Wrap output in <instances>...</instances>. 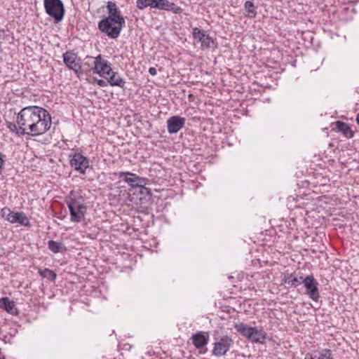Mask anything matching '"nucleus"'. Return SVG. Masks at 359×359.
I'll list each match as a JSON object with an SVG mask.
<instances>
[{"label": "nucleus", "mask_w": 359, "mask_h": 359, "mask_svg": "<svg viewBox=\"0 0 359 359\" xmlns=\"http://www.w3.org/2000/svg\"><path fill=\"white\" fill-rule=\"evenodd\" d=\"M51 125L52 119L49 112L38 106L22 108L17 115L16 123H7L10 131L20 137L25 135H43L50 128Z\"/></svg>", "instance_id": "obj_1"}, {"label": "nucleus", "mask_w": 359, "mask_h": 359, "mask_svg": "<svg viewBox=\"0 0 359 359\" xmlns=\"http://www.w3.org/2000/svg\"><path fill=\"white\" fill-rule=\"evenodd\" d=\"M43 6L46 13L53 18L55 22L63 19L65 10L61 0H43Z\"/></svg>", "instance_id": "obj_2"}, {"label": "nucleus", "mask_w": 359, "mask_h": 359, "mask_svg": "<svg viewBox=\"0 0 359 359\" xmlns=\"http://www.w3.org/2000/svg\"><path fill=\"white\" fill-rule=\"evenodd\" d=\"M70 166L76 171L84 175L86 169L89 167V159L78 150H72L69 155Z\"/></svg>", "instance_id": "obj_3"}, {"label": "nucleus", "mask_w": 359, "mask_h": 359, "mask_svg": "<svg viewBox=\"0 0 359 359\" xmlns=\"http://www.w3.org/2000/svg\"><path fill=\"white\" fill-rule=\"evenodd\" d=\"M125 25L110 21L109 19L104 18L99 22L98 27L104 33L111 39L117 38Z\"/></svg>", "instance_id": "obj_4"}, {"label": "nucleus", "mask_w": 359, "mask_h": 359, "mask_svg": "<svg viewBox=\"0 0 359 359\" xmlns=\"http://www.w3.org/2000/svg\"><path fill=\"white\" fill-rule=\"evenodd\" d=\"M90 58L93 60V67H92L93 73L104 78L111 74V64L101 55L90 57Z\"/></svg>", "instance_id": "obj_5"}, {"label": "nucleus", "mask_w": 359, "mask_h": 359, "mask_svg": "<svg viewBox=\"0 0 359 359\" xmlns=\"http://www.w3.org/2000/svg\"><path fill=\"white\" fill-rule=\"evenodd\" d=\"M65 203L69 210L70 215L74 217H76L74 212L75 208L86 209L83 196L74 190L71 191L69 195L65 198Z\"/></svg>", "instance_id": "obj_6"}, {"label": "nucleus", "mask_w": 359, "mask_h": 359, "mask_svg": "<svg viewBox=\"0 0 359 359\" xmlns=\"http://www.w3.org/2000/svg\"><path fill=\"white\" fill-rule=\"evenodd\" d=\"M233 345V340L229 336L225 335L219 338L213 344L212 354L215 356H222L230 350Z\"/></svg>", "instance_id": "obj_7"}, {"label": "nucleus", "mask_w": 359, "mask_h": 359, "mask_svg": "<svg viewBox=\"0 0 359 359\" xmlns=\"http://www.w3.org/2000/svg\"><path fill=\"white\" fill-rule=\"evenodd\" d=\"M306 293L314 302H318L320 297L318 290V283L313 276H307L303 281Z\"/></svg>", "instance_id": "obj_8"}, {"label": "nucleus", "mask_w": 359, "mask_h": 359, "mask_svg": "<svg viewBox=\"0 0 359 359\" xmlns=\"http://www.w3.org/2000/svg\"><path fill=\"white\" fill-rule=\"evenodd\" d=\"M63 61L66 66L78 76L81 74V60L76 53L67 51L63 54Z\"/></svg>", "instance_id": "obj_9"}, {"label": "nucleus", "mask_w": 359, "mask_h": 359, "mask_svg": "<svg viewBox=\"0 0 359 359\" xmlns=\"http://www.w3.org/2000/svg\"><path fill=\"white\" fill-rule=\"evenodd\" d=\"M118 175L119 178H122L123 181L128 183L131 187H143V184L144 183L143 178L130 172H119Z\"/></svg>", "instance_id": "obj_10"}, {"label": "nucleus", "mask_w": 359, "mask_h": 359, "mask_svg": "<svg viewBox=\"0 0 359 359\" xmlns=\"http://www.w3.org/2000/svg\"><path fill=\"white\" fill-rule=\"evenodd\" d=\"M193 36L194 39L201 42V47L206 48H211L214 46L213 39L203 31L195 27L193 29Z\"/></svg>", "instance_id": "obj_11"}, {"label": "nucleus", "mask_w": 359, "mask_h": 359, "mask_svg": "<svg viewBox=\"0 0 359 359\" xmlns=\"http://www.w3.org/2000/svg\"><path fill=\"white\" fill-rule=\"evenodd\" d=\"M186 119L179 116L170 117L167 121L168 131L170 134L179 132L184 126Z\"/></svg>", "instance_id": "obj_12"}, {"label": "nucleus", "mask_w": 359, "mask_h": 359, "mask_svg": "<svg viewBox=\"0 0 359 359\" xmlns=\"http://www.w3.org/2000/svg\"><path fill=\"white\" fill-rule=\"evenodd\" d=\"M107 8L108 9L109 15L106 18L109 19L110 21H114L116 23L118 22L119 24L125 25V19L121 15L119 8L114 2L109 1Z\"/></svg>", "instance_id": "obj_13"}, {"label": "nucleus", "mask_w": 359, "mask_h": 359, "mask_svg": "<svg viewBox=\"0 0 359 359\" xmlns=\"http://www.w3.org/2000/svg\"><path fill=\"white\" fill-rule=\"evenodd\" d=\"M266 339V333L262 329L248 327V340L252 342L263 344Z\"/></svg>", "instance_id": "obj_14"}, {"label": "nucleus", "mask_w": 359, "mask_h": 359, "mask_svg": "<svg viewBox=\"0 0 359 359\" xmlns=\"http://www.w3.org/2000/svg\"><path fill=\"white\" fill-rule=\"evenodd\" d=\"M164 0H137V7L142 10L147 7L161 10L163 8Z\"/></svg>", "instance_id": "obj_15"}, {"label": "nucleus", "mask_w": 359, "mask_h": 359, "mask_svg": "<svg viewBox=\"0 0 359 359\" xmlns=\"http://www.w3.org/2000/svg\"><path fill=\"white\" fill-rule=\"evenodd\" d=\"M305 359H334V357L331 350L324 348L307 353Z\"/></svg>", "instance_id": "obj_16"}, {"label": "nucleus", "mask_w": 359, "mask_h": 359, "mask_svg": "<svg viewBox=\"0 0 359 359\" xmlns=\"http://www.w3.org/2000/svg\"><path fill=\"white\" fill-rule=\"evenodd\" d=\"M0 308L4 309L13 316L18 315V313L15 302L10 300L8 297H2L0 299Z\"/></svg>", "instance_id": "obj_17"}, {"label": "nucleus", "mask_w": 359, "mask_h": 359, "mask_svg": "<svg viewBox=\"0 0 359 359\" xmlns=\"http://www.w3.org/2000/svg\"><path fill=\"white\" fill-rule=\"evenodd\" d=\"M104 79H107L108 83L111 86H118L123 88L126 83L125 80L119 76L118 73L114 72L113 70H111V74L107 76H105Z\"/></svg>", "instance_id": "obj_18"}, {"label": "nucleus", "mask_w": 359, "mask_h": 359, "mask_svg": "<svg viewBox=\"0 0 359 359\" xmlns=\"http://www.w3.org/2000/svg\"><path fill=\"white\" fill-rule=\"evenodd\" d=\"M335 126L338 131L341 133L346 138L351 139L353 137L354 132L348 123L337 121L335 122Z\"/></svg>", "instance_id": "obj_19"}, {"label": "nucleus", "mask_w": 359, "mask_h": 359, "mask_svg": "<svg viewBox=\"0 0 359 359\" xmlns=\"http://www.w3.org/2000/svg\"><path fill=\"white\" fill-rule=\"evenodd\" d=\"M192 343L197 348L205 346L208 341V334L202 332L194 334L191 337Z\"/></svg>", "instance_id": "obj_20"}, {"label": "nucleus", "mask_w": 359, "mask_h": 359, "mask_svg": "<svg viewBox=\"0 0 359 359\" xmlns=\"http://www.w3.org/2000/svg\"><path fill=\"white\" fill-rule=\"evenodd\" d=\"M304 279V278L302 276L297 277L293 273H287L284 276L283 281L292 287H296L303 283Z\"/></svg>", "instance_id": "obj_21"}, {"label": "nucleus", "mask_w": 359, "mask_h": 359, "mask_svg": "<svg viewBox=\"0 0 359 359\" xmlns=\"http://www.w3.org/2000/svg\"><path fill=\"white\" fill-rule=\"evenodd\" d=\"M12 224H19L23 226H29L30 222L29 218L23 212H16L14 213L11 219Z\"/></svg>", "instance_id": "obj_22"}, {"label": "nucleus", "mask_w": 359, "mask_h": 359, "mask_svg": "<svg viewBox=\"0 0 359 359\" xmlns=\"http://www.w3.org/2000/svg\"><path fill=\"white\" fill-rule=\"evenodd\" d=\"M74 212L76 215V217H74L72 215H70V220L73 222H80L81 220L85 217L86 209H77L75 208L74 210Z\"/></svg>", "instance_id": "obj_23"}, {"label": "nucleus", "mask_w": 359, "mask_h": 359, "mask_svg": "<svg viewBox=\"0 0 359 359\" xmlns=\"http://www.w3.org/2000/svg\"><path fill=\"white\" fill-rule=\"evenodd\" d=\"M163 6V8H161V10L171 11L174 13H179L182 11V8L180 7L176 6L175 4L172 2L168 1V0H164Z\"/></svg>", "instance_id": "obj_24"}, {"label": "nucleus", "mask_w": 359, "mask_h": 359, "mask_svg": "<svg viewBox=\"0 0 359 359\" xmlns=\"http://www.w3.org/2000/svg\"><path fill=\"white\" fill-rule=\"evenodd\" d=\"M39 273L40 274L41 276H42L43 278H48L50 280H55V278H56V274L55 273L49 269H45L43 270H39Z\"/></svg>", "instance_id": "obj_25"}, {"label": "nucleus", "mask_w": 359, "mask_h": 359, "mask_svg": "<svg viewBox=\"0 0 359 359\" xmlns=\"http://www.w3.org/2000/svg\"><path fill=\"white\" fill-rule=\"evenodd\" d=\"M15 212L12 211L10 208L5 207L1 210V216L6 221L11 223L12 217L14 216Z\"/></svg>", "instance_id": "obj_26"}, {"label": "nucleus", "mask_w": 359, "mask_h": 359, "mask_svg": "<svg viewBox=\"0 0 359 359\" xmlns=\"http://www.w3.org/2000/svg\"><path fill=\"white\" fill-rule=\"evenodd\" d=\"M48 248L54 253H58L61 251L62 244L54 241H49L48 243Z\"/></svg>", "instance_id": "obj_27"}, {"label": "nucleus", "mask_w": 359, "mask_h": 359, "mask_svg": "<svg viewBox=\"0 0 359 359\" xmlns=\"http://www.w3.org/2000/svg\"><path fill=\"white\" fill-rule=\"evenodd\" d=\"M257 15V11L253 4L248 1V18H255Z\"/></svg>", "instance_id": "obj_28"}, {"label": "nucleus", "mask_w": 359, "mask_h": 359, "mask_svg": "<svg viewBox=\"0 0 359 359\" xmlns=\"http://www.w3.org/2000/svg\"><path fill=\"white\" fill-rule=\"evenodd\" d=\"M235 327L237 331L240 332L243 335H245V336L247 335V328L244 324H243V323L236 324L235 325Z\"/></svg>", "instance_id": "obj_29"}, {"label": "nucleus", "mask_w": 359, "mask_h": 359, "mask_svg": "<svg viewBox=\"0 0 359 359\" xmlns=\"http://www.w3.org/2000/svg\"><path fill=\"white\" fill-rule=\"evenodd\" d=\"M5 163V156L0 152V173L1 172Z\"/></svg>", "instance_id": "obj_30"}, {"label": "nucleus", "mask_w": 359, "mask_h": 359, "mask_svg": "<svg viewBox=\"0 0 359 359\" xmlns=\"http://www.w3.org/2000/svg\"><path fill=\"white\" fill-rule=\"evenodd\" d=\"M97 83L98 86H100V87H104L107 86V83L104 80H102V79H98L97 80Z\"/></svg>", "instance_id": "obj_31"}, {"label": "nucleus", "mask_w": 359, "mask_h": 359, "mask_svg": "<svg viewBox=\"0 0 359 359\" xmlns=\"http://www.w3.org/2000/svg\"><path fill=\"white\" fill-rule=\"evenodd\" d=\"M149 73L151 75V76H156L157 74V70L155 67H150L149 69Z\"/></svg>", "instance_id": "obj_32"}, {"label": "nucleus", "mask_w": 359, "mask_h": 359, "mask_svg": "<svg viewBox=\"0 0 359 359\" xmlns=\"http://www.w3.org/2000/svg\"><path fill=\"white\" fill-rule=\"evenodd\" d=\"M356 122H357V123L359 125V114L357 115V117H356Z\"/></svg>", "instance_id": "obj_33"}, {"label": "nucleus", "mask_w": 359, "mask_h": 359, "mask_svg": "<svg viewBox=\"0 0 359 359\" xmlns=\"http://www.w3.org/2000/svg\"><path fill=\"white\" fill-rule=\"evenodd\" d=\"M244 7H245V8H247V1H245V4H244Z\"/></svg>", "instance_id": "obj_34"}]
</instances>
